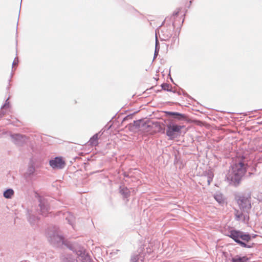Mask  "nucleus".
I'll return each instance as SVG.
<instances>
[{"mask_svg": "<svg viewBox=\"0 0 262 262\" xmlns=\"http://www.w3.org/2000/svg\"><path fill=\"white\" fill-rule=\"evenodd\" d=\"M185 115L178 112L165 111V123L167 122L166 135L171 140L179 137L182 134L184 125L176 124L178 121L183 120Z\"/></svg>", "mask_w": 262, "mask_h": 262, "instance_id": "obj_1", "label": "nucleus"}, {"mask_svg": "<svg viewBox=\"0 0 262 262\" xmlns=\"http://www.w3.org/2000/svg\"><path fill=\"white\" fill-rule=\"evenodd\" d=\"M247 167L248 165L244 158L236 160L226 174V180L230 185L234 186L238 185L247 171Z\"/></svg>", "mask_w": 262, "mask_h": 262, "instance_id": "obj_2", "label": "nucleus"}, {"mask_svg": "<svg viewBox=\"0 0 262 262\" xmlns=\"http://www.w3.org/2000/svg\"><path fill=\"white\" fill-rule=\"evenodd\" d=\"M179 12L180 9H178L174 11L171 15L165 18V25L166 24L167 28V34L166 36L165 35V41L171 36L176 27L179 28L184 21V19L181 21V18L178 17Z\"/></svg>", "mask_w": 262, "mask_h": 262, "instance_id": "obj_3", "label": "nucleus"}, {"mask_svg": "<svg viewBox=\"0 0 262 262\" xmlns=\"http://www.w3.org/2000/svg\"><path fill=\"white\" fill-rule=\"evenodd\" d=\"M256 236L254 235L252 237L254 238ZM229 236L242 247L251 248L254 246V243L246 244L245 242H248L252 238V236L247 233L233 230L230 231Z\"/></svg>", "mask_w": 262, "mask_h": 262, "instance_id": "obj_4", "label": "nucleus"}, {"mask_svg": "<svg viewBox=\"0 0 262 262\" xmlns=\"http://www.w3.org/2000/svg\"><path fill=\"white\" fill-rule=\"evenodd\" d=\"M139 125L142 131L151 134L159 132L162 129L161 123L157 121H140Z\"/></svg>", "mask_w": 262, "mask_h": 262, "instance_id": "obj_5", "label": "nucleus"}, {"mask_svg": "<svg viewBox=\"0 0 262 262\" xmlns=\"http://www.w3.org/2000/svg\"><path fill=\"white\" fill-rule=\"evenodd\" d=\"M236 198L240 209L250 211L251 208L250 196L241 195L236 196Z\"/></svg>", "mask_w": 262, "mask_h": 262, "instance_id": "obj_6", "label": "nucleus"}, {"mask_svg": "<svg viewBox=\"0 0 262 262\" xmlns=\"http://www.w3.org/2000/svg\"><path fill=\"white\" fill-rule=\"evenodd\" d=\"M235 220L238 222H242L244 223H247L249 220V211L241 210L239 209H234Z\"/></svg>", "mask_w": 262, "mask_h": 262, "instance_id": "obj_7", "label": "nucleus"}, {"mask_svg": "<svg viewBox=\"0 0 262 262\" xmlns=\"http://www.w3.org/2000/svg\"><path fill=\"white\" fill-rule=\"evenodd\" d=\"M65 162L61 158H55L50 161V165L53 168L61 169L65 166Z\"/></svg>", "mask_w": 262, "mask_h": 262, "instance_id": "obj_8", "label": "nucleus"}, {"mask_svg": "<svg viewBox=\"0 0 262 262\" xmlns=\"http://www.w3.org/2000/svg\"><path fill=\"white\" fill-rule=\"evenodd\" d=\"M213 197L214 199L221 205H223L225 203V198L222 193L221 192H216L215 193Z\"/></svg>", "mask_w": 262, "mask_h": 262, "instance_id": "obj_9", "label": "nucleus"}, {"mask_svg": "<svg viewBox=\"0 0 262 262\" xmlns=\"http://www.w3.org/2000/svg\"><path fill=\"white\" fill-rule=\"evenodd\" d=\"M98 134L94 135L89 140L88 143L91 146H96L98 144Z\"/></svg>", "mask_w": 262, "mask_h": 262, "instance_id": "obj_10", "label": "nucleus"}, {"mask_svg": "<svg viewBox=\"0 0 262 262\" xmlns=\"http://www.w3.org/2000/svg\"><path fill=\"white\" fill-rule=\"evenodd\" d=\"M249 258L246 256L241 257L238 255L233 257L232 258V262H248Z\"/></svg>", "mask_w": 262, "mask_h": 262, "instance_id": "obj_11", "label": "nucleus"}, {"mask_svg": "<svg viewBox=\"0 0 262 262\" xmlns=\"http://www.w3.org/2000/svg\"><path fill=\"white\" fill-rule=\"evenodd\" d=\"M120 192L124 198H128L130 195V191L126 187H120Z\"/></svg>", "mask_w": 262, "mask_h": 262, "instance_id": "obj_12", "label": "nucleus"}, {"mask_svg": "<svg viewBox=\"0 0 262 262\" xmlns=\"http://www.w3.org/2000/svg\"><path fill=\"white\" fill-rule=\"evenodd\" d=\"M165 91L172 92L173 94H174L176 90L174 88H172L171 85L165 83Z\"/></svg>", "mask_w": 262, "mask_h": 262, "instance_id": "obj_13", "label": "nucleus"}, {"mask_svg": "<svg viewBox=\"0 0 262 262\" xmlns=\"http://www.w3.org/2000/svg\"><path fill=\"white\" fill-rule=\"evenodd\" d=\"M14 194V191L12 189H8L4 193V196L6 198H10Z\"/></svg>", "mask_w": 262, "mask_h": 262, "instance_id": "obj_14", "label": "nucleus"}, {"mask_svg": "<svg viewBox=\"0 0 262 262\" xmlns=\"http://www.w3.org/2000/svg\"><path fill=\"white\" fill-rule=\"evenodd\" d=\"M213 177V174L211 172H208V176L207 177V181L208 183V185H210V183L212 182Z\"/></svg>", "mask_w": 262, "mask_h": 262, "instance_id": "obj_15", "label": "nucleus"}, {"mask_svg": "<svg viewBox=\"0 0 262 262\" xmlns=\"http://www.w3.org/2000/svg\"><path fill=\"white\" fill-rule=\"evenodd\" d=\"M130 262H140L138 255H136L132 257L130 259Z\"/></svg>", "mask_w": 262, "mask_h": 262, "instance_id": "obj_16", "label": "nucleus"}, {"mask_svg": "<svg viewBox=\"0 0 262 262\" xmlns=\"http://www.w3.org/2000/svg\"><path fill=\"white\" fill-rule=\"evenodd\" d=\"M175 246L174 244L172 245V246L171 247V250H174L175 249Z\"/></svg>", "mask_w": 262, "mask_h": 262, "instance_id": "obj_17", "label": "nucleus"}, {"mask_svg": "<svg viewBox=\"0 0 262 262\" xmlns=\"http://www.w3.org/2000/svg\"><path fill=\"white\" fill-rule=\"evenodd\" d=\"M40 208H41V211L42 213L43 214L45 213V212L43 211L44 208L42 207V206H40Z\"/></svg>", "mask_w": 262, "mask_h": 262, "instance_id": "obj_18", "label": "nucleus"}, {"mask_svg": "<svg viewBox=\"0 0 262 262\" xmlns=\"http://www.w3.org/2000/svg\"><path fill=\"white\" fill-rule=\"evenodd\" d=\"M168 76H169V78H170V79L171 81L172 82H173V80H172V78H171V76H170V73H169V74H168Z\"/></svg>", "mask_w": 262, "mask_h": 262, "instance_id": "obj_19", "label": "nucleus"}, {"mask_svg": "<svg viewBox=\"0 0 262 262\" xmlns=\"http://www.w3.org/2000/svg\"><path fill=\"white\" fill-rule=\"evenodd\" d=\"M161 86H162V88H163V86H163V84H162V85H161Z\"/></svg>", "mask_w": 262, "mask_h": 262, "instance_id": "obj_20", "label": "nucleus"}]
</instances>
